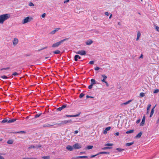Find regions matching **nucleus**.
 Returning <instances> with one entry per match:
<instances>
[{
    "label": "nucleus",
    "mask_w": 159,
    "mask_h": 159,
    "mask_svg": "<svg viewBox=\"0 0 159 159\" xmlns=\"http://www.w3.org/2000/svg\"><path fill=\"white\" fill-rule=\"evenodd\" d=\"M11 15L9 13L3 14L0 15V24H3L4 21L10 18Z\"/></svg>",
    "instance_id": "1"
},
{
    "label": "nucleus",
    "mask_w": 159,
    "mask_h": 159,
    "mask_svg": "<svg viewBox=\"0 0 159 159\" xmlns=\"http://www.w3.org/2000/svg\"><path fill=\"white\" fill-rule=\"evenodd\" d=\"M69 38H65L60 41L53 44L52 46V48H57L64 41L68 40Z\"/></svg>",
    "instance_id": "2"
},
{
    "label": "nucleus",
    "mask_w": 159,
    "mask_h": 159,
    "mask_svg": "<svg viewBox=\"0 0 159 159\" xmlns=\"http://www.w3.org/2000/svg\"><path fill=\"white\" fill-rule=\"evenodd\" d=\"M33 19V18L31 17H27L23 20L22 22V23L24 24H25L26 23L30 22Z\"/></svg>",
    "instance_id": "3"
},
{
    "label": "nucleus",
    "mask_w": 159,
    "mask_h": 159,
    "mask_svg": "<svg viewBox=\"0 0 159 159\" xmlns=\"http://www.w3.org/2000/svg\"><path fill=\"white\" fill-rule=\"evenodd\" d=\"M73 148L75 149H79L81 148L82 145L78 143H76L73 145Z\"/></svg>",
    "instance_id": "4"
},
{
    "label": "nucleus",
    "mask_w": 159,
    "mask_h": 159,
    "mask_svg": "<svg viewBox=\"0 0 159 159\" xmlns=\"http://www.w3.org/2000/svg\"><path fill=\"white\" fill-rule=\"evenodd\" d=\"M67 104H65L62 105L61 107L58 108L57 109V110L58 111H61L62 110L66 108L67 107Z\"/></svg>",
    "instance_id": "5"
},
{
    "label": "nucleus",
    "mask_w": 159,
    "mask_h": 159,
    "mask_svg": "<svg viewBox=\"0 0 159 159\" xmlns=\"http://www.w3.org/2000/svg\"><path fill=\"white\" fill-rule=\"evenodd\" d=\"M80 114V113H79V114L75 115H65L64 117H65V116L67 117H76L77 116H79Z\"/></svg>",
    "instance_id": "6"
},
{
    "label": "nucleus",
    "mask_w": 159,
    "mask_h": 159,
    "mask_svg": "<svg viewBox=\"0 0 159 159\" xmlns=\"http://www.w3.org/2000/svg\"><path fill=\"white\" fill-rule=\"evenodd\" d=\"M66 149L70 151H72L74 149L73 148V146H71V145H67L66 146Z\"/></svg>",
    "instance_id": "7"
},
{
    "label": "nucleus",
    "mask_w": 159,
    "mask_h": 159,
    "mask_svg": "<svg viewBox=\"0 0 159 159\" xmlns=\"http://www.w3.org/2000/svg\"><path fill=\"white\" fill-rule=\"evenodd\" d=\"M76 53L78 54H80L81 55H84L86 54L85 51L84 50L77 52H76Z\"/></svg>",
    "instance_id": "8"
},
{
    "label": "nucleus",
    "mask_w": 159,
    "mask_h": 159,
    "mask_svg": "<svg viewBox=\"0 0 159 159\" xmlns=\"http://www.w3.org/2000/svg\"><path fill=\"white\" fill-rule=\"evenodd\" d=\"M88 157L87 156H80L73 157L72 158V159H76L79 158H87Z\"/></svg>",
    "instance_id": "9"
},
{
    "label": "nucleus",
    "mask_w": 159,
    "mask_h": 159,
    "mask_svg": "<svg viewBox=\"0 0 159 159\" xmlns=\"http://www.w3.org/2000/svg\"><path fill=\"white\" fill-rule=\"evenodd\" d=\"M18 42V40L17 39L15 38L13 41V43L14 46H16Z\"/></svg>",
    "instance_id": "10"
},
{
    "label": "nucleus",
    "mask_w": 159,
    "mask_h": 159,
    "mask_svg": "<svg viewBox=\"0 0 159 159\" xmlns=\"http://www.w3.org/2000/svg\"><path fill=\"white\" fill-rule=\"evenodd\" d=\"M145 120V116H144L143 117L142 121L140 124V126H143V125L144 124Z\"/></svg>",
    "instance_id": "11"
},
{
    "label": "nucleus",
    "mask_w": 159,
    "mask_h": 159,
    "mask_svg": "<svg viewBox=\"0 0 159 159\" xmlns=\"http://www.w3.org/2000/svg\"><path fill=\"white\" fill-rule=\"evenodd\" d=\"M60 28H57L56 29H55V30L52 31H51L50 33L51 34H55V33L58 31V30H60Z\"/></svg>",
    "instance_id": "12"
},
{
    "label": "nucleus",
    "mask_w": 159,
    "mask_h": 159,
    "mask_svg": "<svg viewBox=\"0 0 159 159\" xmlns=\"http://www.w3.org/2000/svg\"><path fill=\"white\" fill-rule=\"evenodd\" d=\"M93 41L91 39H89L86 42L87 45H90L92 43Z\"/></svg>",
    "instance_id": "13"
},
{
    "label": "nucleus",
    "mask_w": 159,
    "mask_h": 159,
    "mask_svg": "<svg viewBox=\"0 0 159 159\" xmlns=\"http://www.w3.org/2000/svg\"><path fill=\"white\" fill-rule=\"evenodd\" d=\"M101 76L103 78L102 80H101V81L103 82H105L106 81L105 80L107 78V76L105 75H101Z\"/></svg>",
    "instance_id": "14"
},
{
    "label": "nucleus",
    "mask_w": 159,
    "mask_h": 159,
    "mask_svg": "<svg viewBox=\"0 0 159 159\" xmlns=\"http://www.w3.org/2000/svg\"><path fill=\"white\" fill-rule=\"evenodd\" d=\"M132 101V100H129L125 102H124L121 104L120 105L122 106L123 105H126L128 104H129L130 102H131Z\"/></svg>",
    "instance_id": "15"
},
{
    "label": "nucleus",
    "mask_w": 159,
    "mask_h": 159,
    "mask_svg": "<svg viewBox=\"0 0 159 159\" xmlns=\"http://www.w3.org/2000/svg\"><path fill=\"white\" fill-rule=\"evenodd\" d=\"M80 59L81 57L79 56L78 55H75L74 57V60L75 61H77L78 60V58Z\"/></svg>",
    "instance_id": "16"
},
{
    "label": "nucleus",
    "mask_w": 159,
    "mask_h": 159,
    "mask_svg": "<svg viewBox=\"0 0 159 159\" xmlns=\"http://www.w3.org/2000/svg\"><path fill=\"white\" fill-rule=\"evenodd\" d=\"M54 125H49L48 124H45L43 125V126L44 127H48L50 126H52Z\"/></svg>",
    "instance_id": "17"
},
{
    "label": "nucleus",
    "mask_w": 159,
    "mask_h": 159,
    "mask_svg": "<svg viewBox=\"0 0 159 159\" xmlns=\"http://www.w3.org/2000/svg\"><path fill=\"white\" fill-rule=\"evenodd\" d=\"M41 147V145L38 146L37 147H35V146L34 145H31L29 147V149H31V148H40Z\"/></svg>",
    "instance_id": "18"
},
{
    "label": "nucleus",
    "mask_w": 159,
    "mask_h": 159,
    "mask_svg": "<svg viewBox=\"0 0 159 159\" xmlns=\"http://www.w3.org/2000/svg\"><path fill=\"white\" fill-rule=\"evenodd\" d=\"M16 119H12L8 120V123H11L15 122L16 120Z\"/></svg>",
    "instance_id": "19"
},
{
    "label": "nucleus",
    "mask_w": 159,
    "mask_h": 159,
    "mask_svg": "<svg viewBox=\"0 0 159 159\" xmlns=\"http://www.w3.org/2000/svg\"><path fill=\"white\" fill-rule=\"evenodd\" d=\"M140 35H141L140 32L139 31H138L137 33V37L136 39L137 41H138L139 40V38L140 36Z\"/></svg>",
    "instance_id": "20"
},
{
    "label": "nucleus",
    "mask_w": 159,
    "mask_h": 159,
    "mask_svg": "<svg viewBox=\"0 0 159 159\" xmlns=\"http://www.w3.org/2000/svg\"><path fill=\"white\" fill-rule=\"evenodd\" d=\"M155 107V106L152 109L151 112V113H150V117H152V116L153 115L154 112V109Z\"/></svg>",
    "instance_id": "21"
},
{
    "label": "nucleus",
    "mask_w": 159,
    "mask_h": 159,
    "mask_svg": "<svg viewBox=\"0 0 159 159\" xmlns=\"http://www.w3.org/2000/svg\"><path fill=\"white\" fill-rule=\"evenodd\" d=\"M142 134V133L141 132L138 133L135 136L136 138H139L141 137Z\"/></svg>",
    "instance_id": "22"
},
{
    "label": "nucleus",
    "mask_w": 159,
    "mask_h": 159,
    "mask_svg": "<svg viewBox=\"0 0 159 159\" xmlns=\"http://www.w3.org/2000/svg\"><path fill=\"white\" fill-rule=\"evenodd\" d=\"M99 155L100 154H109L110 152H101L98 153Z\"/></svg>",
    "instance_id": "23"
},
{
    "label": "nucleus",
    "mask_w": 159,
    "mask_h": 159,
    "mask_svg": "<svg viewBox=\"0 0 159 159\" xmlns=\"http://www.w3.org/2000/svg\"><path fill=\"white\" fill-rule=\"evenodd\" d=\"M8 120L7 119L5 118L4 120H3L2 121H1V123H8Z\"/></svg>",
    "instance_id": "24"
},
{
    "label": "nucleus",
    "mask_w": 159,
    "mask_h": 159,
    "mask_svg": "<svg viewBox=\"0 0 159 159\" xmlns=\"http://www.w3.org/2000/svg\"><path fill=\"white\" fill-rule=\"evenodd\" d=\"M134 143V142L133 141L131 143H128L126 144V146H130L132 144H133Z\"/></svg>",
    "instance_id": "25"
},
{
    "label": "nucleus",
    "mask_w": 159,
    "mask_h": 159,
    "mask_svg": "<svg viewBox=\"0 0 159 159\" xmlns=\"http://www.w3.org/2000/svg\"><path fill=\"white\" fill-rule=\"evenodd\" d=\"M112 148L111 147H106L102 148V150L110 149Z\"/></svg>",
    "instance_id": "26"
},
{
    "label": "nucleus",
    "mask_w": 159,
    "mask_h": 159,
    "mask_svg": "<svg viewBox=\"0 0 159 159\" xmlns=\"http://www.w3.org/2000/svg\"><path fill=\"white\" fill-rule=\"evenodd\" d=\"M13 143V140L12 139L9 140H8L7 143L8 144H12Z\"/></svg>",
    "instance_id": "27"
},
{
    "label": "nucleus",
    "mask_w": 159,
    "mask_h": 159,
    "mask_svg": "<svg viewBox=\"0 0 159 159\" xmlns=\"http://www.w3.org/2000/svg\"><path fill=\"white\" fill-rule=\"evenodd\" d=\"M96 84L95 80L94 79H92L91 80V84L92 85H93L94 84Z\"/></svg>",
    "instance_id": "28"
},
{
    "label": "nucleus",
    "mask_w": 159,
    "mask_h": 159,
    "mask_svg": "<svg viewBox=\"0 0 159 159\" xmlns=\"http://www.w3.org/2000/svg\"><path fill=\"white\" fill-rule=\"evenodd\" d=\"M134 131V129H132L129 130L127 131L126 132V133L127 134L132 133Z\"/></svg>",
    "instance_id": "29"
},
{
    "label": "nucleus",
    "mask_w": 159,
    "mask_h": 159,
    "mask_svg": "<svg viewBox=\"0 0 159 159\" xmlns=\"http://www.w3.org/2000/svg\"><path fill=\"white\" fill-rule=\"evenodd\" d=\"M42 158L43 159H50V157L49 156H43L42 157Z\"/></svg>",
    "instance_id": "30"
},
{
    "label": "nucleus",
    "mask_w": 159,
    "mask_h": 159,
    "mask_svg": "<svg viewBox=\"0 0 159 159\" xmlns=\"http://www.w3.org/2000/svg\"><path fill=\"white\" fill-rule=\"evenodd\" d=\"M60 51L58 50H56L53 52V53L54 54H59L60 53Z\"/></svg>",
    "instance_id": "31"
},
{
    "label": "nucleus",
    "mask_w": 159,
    "mask_h": 159,
    "mask_svg": "<svg viewBox=\"0 0 159 159\" xmlns=\"http://www.w3.org/2000/svg\"><path fill=\"white\" fill-rule=\"evenodd\" d=\"M93 147V146L92 145H89L86 148L87 149H92Z\"/></svg>",
    "instance_id": "32"
},
{
    "label": "nucleus",
    "mask_w": 159,
    "mask_h": 159,
    "mask_svg": "<svg viewBox=\"0 0 159 159\" xmlns=\"http://www.w3.org/2000/svg\"><path fill=\"white\" fill-rule=\"evenodd\" d=\"M42 114V113H40L39 114H36L35 116H34V118H37L39 117Z\"/></svg>",
    "instance_id": "33"
},
{
    "label": "nucleus",
    "mask_w": 159,
    "mask_h": 159,
    "mask_svg": "<svg viewBox=\"0 0 159 159\" xmlns=\"http://www.w3.org/2000/svg\"><path fill=\"white\" fill-rule=\"evenodd\" d=\"M116 150H118V151H119L120 152L124 150V149H122L121 148H117L116 149Z\"/></svg>",
    "instance_id": "34"
},
{
    "label": "nucleus",
    "mask_w": 159,
    "mask_h": 159,
    "mask_svg": "<svg viewBox=\"0 0 159 159\" xmlns=\"http://www.w3.org/2000/svg\"><path fill=\"white\" fill-rule=\"evenodd\" d=\"M1 78L4 79H7L8 78L7 76L6 75H3L1 76Z\"/></svg>",
    "instance_id": "35"
},
{
    "label": "nucleus",
    "mask_w": 159,
    "mask_h": 159,
    "mask_svg": "<svg viewBox=\"0 0 159 159\" xmlns=\"http://www.w3.org/2000/svg\"><path fill=\"white\" fill-rule=\"evenodd\" d=\"M84 95V94L83 93H81L80 94V98H82L83 97Z\"/></svg>",
    "instance_id": "36"
},
{
    "label": "nucleus",
    "mask_w": 159,
    "mask_h": 159,
    "mask_svg": "<svg viewBox=\"0 0 159 159\" xmlns=\"http://www.w3.org/2000/svg\"><path fill=\"white\" fill-rule=\"evenodd\" d=\"M18 133L19 134H25L26 132L24 131H18Z\"/></svg>",
    "instance_id": "37"
},
{
    "label": "nucleus",
    "mask_w": 159,
    "mask_h": 159,
    "mask_svg": "<svg viewBox=\"0 0 159 159\" xmlns=\"http://www.w3.org/2000/svg\"><path fill=\"white\" fill-rule=\"evenodd\" d=\"M159 92V89H155L153 92L154 93H157Z\"/></svg>",
    "instance_id": "38"
},
{
    "label": "nucleus",
    "mask_w": 159,
    "mask_h": 159,
    "mask_svg": "<svg viewBox=\"0 0 159 159\" xmlns=\"http://www.w3.org/2000/svg\"><path fill=\"white\" fill-rule=\"evenodd\" d=\"M12 75L14 76H17L19 75V74L17 72H15L12 74Z\"/></svg>",
    "instance_id": "39"
},
{
    "label": "nucleus",
    "mask_w": 159,
    "mask_h": 159,
    "mask_svg": "<svg viewBox=\"0 0 159 159\" xmlns=\"http://www.w3.org/2000/svg\"><path fill=\"white\" fill-rule=\"evenodd\" d=\"M98 155H99V154L98 153L96 155H92L90 156V158H93Z\"/></svg>",
    "instance_id": "40"
},
{
    "label": "nucleus",
    "mask_w": 159,
    "mask_h": 159,
    "mask_svg": "<svg viewBox=\"0 0 159 159\" xmlns=\"http://www.w3.org/2000/svg\"><path fill=\"white\" fill-rule=\"evenodd\" d=\"M151 106V104H149L147 107V112H148V111L150 109Z\"/></svg>",
    "instance_id": "41"
},
{
    "label": "nucleus",
    "mask_w": 159,
    "mask_h": 159,
    "mask_svg": "<svg viewBox=\"0 0 159 159\" xmlns=\"http://www.w3.org/2000/svg\"><path fill=\"white\" fill-rule=\"evenodd\" d=\"M113 145L112 143H107L105 144V146H112Z\"/></svg>",
    "instance_id": "42"
},
{
    "label": "nucleus",
    "mask_w": 159,
    "mask_h": 159,
    "mask_svg": "<svg viewBox=\"0 0 159 159\" xmlns=\"http://www.w3.org/2000/svg\"><path fill=\"white\" fill-rule=\"evenodd\" d=\"M144 95H145L144 93H141L140 94V96L141 97H143L144 96Z\"/></svg>",
    "instance_id": "43"
},
{
    "label": "nucleus",
    "mask_w": 159,
    "mask_h": 159,
    "mask_svg": "<svg viewBox=\"0 0 159 159\" xmlns=\"http://www.w3.org/2000/svg\"><path fill=\"white\" fill-rule=\"evenodd\" d=\"M10 69V67H6V68H2V69H1L0 70L1 71H2V70H7V69Z\"/></svg>",
    "instance_id": "44"
},
{
    "label": "nucleus",
    "mask_w": 159,
    "mask_h": 159,
    "mask_svg": "<svg viewBox=\"0 0 159 159\" xmlns=\"http://www.w3.org/2000/svg\"><path fill=\"white\" fill-rule=\"evenodd\" d=\"M66 121L67 124L68 123H71L72 122V120H66Z\"/></svg>",
    "instance_id": "45"
},
{
    "label": "nucleus",
    "mask_w": 159,
    "mask_h": 159,
    "mask_svg": "<svg viewBox=\"0 0 159 159\" xmlns=\"http://www.w3.org/2000/svg\"><path fill=\"white\" fill-rule=\"evenodd\" d=\"M62 123L63 125H66L67 124L66 120L62 121Z\"/></svg>",
    "instance_id": "46"
},
{
    "label": "nucleus",
    "mask_w": 159,
    "mask_h": 159,
    "mask_svg": "<svg viewBox=\"0 0 159 159\" xmlns=\"http://www.w3.org/2000/svg\"><path fill=\"white\" fill-rule=\"evenodd\" d=\"M93 85L91 84L88 86V88L89 89H91L92 88Z\"/></svg>",
    "instance_id": "47"
},
{
    "label": "nucleus",
    "mask_w": 159,
    "mask_h": 159,
    "mask_svg": "<svg viewBox=\"0 0 159 159\" xmlns=\"http://www.w3.org/2000/svg\"><path fill=\"white\" fill-rule=\"evenodd\" d=\"M54 125H58L59 126H61V125H63L62 124V121L61 122V123H57V124H54Z\"/></svg>",
    "instance_id": "48"
},
{
    "label": "nucleus",
    "mask_w": 159,
    "mask_h": 159,
    "mask_svg": "<svg viewBox=\"0 0 159 159\" xmlns=\"http://www.w3.org/2000/svg\"><path fill=\"white\" fill-rule=\"evenodd\" d=\"M29 5L30 6H34V5L33 4V3L32 2H30L29 4Z\"/></svg>",
    "instance_id": "49"
},
{
    "label": "nucleus",
    "mask_w": 159,
    "mask_h": 159,
    "mask_svg": "<svg viewBox=\"0 0 159 159\" xmlns=\"http://www.w3.org/2000/svg\"><path fill=\"white\" fill-rule=\"evenodd\" d=\"M100 68L98 66H96L94 68V69L96 70H98L100 69Z\"/></svg>",
    "instance_id": "50"
},
{
    "label": "nucleus",
    "mask_w": 159,
    "mask_h": 159,
    "mask_svg": "<svg viewBox=\"0 0 159 159\" xmlns=\"http://www.w3.org/2000/svg\"><path fill=\"white\" fill-rule=\"evenodd\" d=\"M111 129L110 127H108L106 128L105 130L107 131H108L109 130Z\"/></svg>",
    "instance_id": "51"
},
{
    "label": "nucleus",
    "mask_w": 159,
    "mask_h": 159,
    "mask_svg": "<svg viewBox=\"0 0 159 159\" xmlns=\"http://www.w3.org/2000/svg\"><path fill=\"white\" fill-rule=\"evenodd\" d=\"M94 63V62L93 61H91L89 62V64L91 65L93 64Z\"/></svg>",
    "instance_id": "52"
},
{
    "label": "nucleus",
    "mask_w": 159,
    "mask_h": 159,
    "mask_svg": "<svg viewBox=\"0 0 159 159\" xmlns=\"http://www.w3.org/2000/svg\"><path fill=\"white\" fill-rule=\"evenodd\" d=\"M46 14L45 13H43L41 16V17L42 18H44L46 16Z\"/></svg>",
    "instance_id": "53"
},
{
    "label": "nucleus",
    "mask_w": 159,
    "mask_h": 159,
    "mask_svg": "<svg viewBox=\"0 0 159 159\" xmlns=\"http://www.w3.org/2000/svg\"><path fill=\"white\" fill-rule=\"evenodd\" d=\"M156 30L159 32V27L157 26H156Z\"/></svg>",
    "instance_id": "54"
},
{
    "label": "nucleus",
    "mask_w": 159,
    "mask_h": 159,
    "mask_svg": "<svg viewBox=\"0 0 159 159\" xmlns=\"http://www.w3.org/2000/svg\"><path fill=\"white\" fill-rule=\"evenodd\" d=\"M105 14L107 16H108L109 15V13L108 12H106L105 13Z\"/></svg>",
    "instance_id": "55"
},
{
    "label": "nucleus",
    "mask_w": 159,
    "mask_h": 159,
    "mask_svg": "<svg viewBox=\"0 0 159 159\" xmlns=\"http://www.w3.org/2000/svg\"><path fill=\"white\" fill-rule=\"evenodd\" d=\"M86 98H93V97L90 96L89 95L86 96Z\"/></svg>",
    "instance_id": "56"
},
{
    "label": "nucleus",
    "mask_w": 159,
    "mask_h": 159,
    "mask_svg": "<svg viewBox=\"0 0 159 159\" xmlns=\"http://www.w3.org/2000/svg\"><path fill=\"white\" fill-rule=\"evenodd\" d=\"M140 120H141L140 119H139L138 120H137L136 122V123L137 124H138L139 123L140 121Z\"/></svg>",
    "instance_id": "57"
},
{
    "label": "nucleus",
    "mask_w": 159,
    "mask_h": 159,
    "mask_svg": "<svg viewBox=\"0 0 159 159\" xmlns=\"http://www.w3.org/2000/svg\"><path fill=\"white\" fill-rule=\"evenodd\" d=\"M69 1H70V0H66V1H64V3H67V2H69Z\"/></svg>",
    "instance_id": "58"
},
{
    "label": "nucleus",
    "mask_w": 159,
    "mask_h": 159,
    "mask_svg": "<svg viewBox=\"0 0 159 159\" xmlns=\"http://www.w3.org/2000/svg\"><path fill=\"white\" fill-rule=\"evenodd\" d=\"M106 84V85L107 86V87H108L109 86V84L107 82V81H105V82H104Z\"/></svg>",
    "instance_id": "59"
},
{
    "label": "nucleus",
    "mask_w": 159,
    "mask_h": 159,
    "mask_svg": "<svg viewBox=\"0 0 159 159\" xmlns=\"http://www.w3.org/2000/svg\"><path fill=\"white\" fill-rule=\"evenodd\" d=\"M107 131L106 130H104V131H103V134H107Z\"/></svg>",
    "instance_id": "60"
},
{
    "label": "nucleus",
    "mask_w": 159,
    "mask_h": 159,
    "mask_svg": "<svg viewBox=\"0 0 159 159\" xmlns=\"http://www.w3.org/2000/svg\"><path fill=\"white\" fill-rule=\"evenodd\" d=\"M119 132H116L115 134V135L116 136H118L119 135Z\"/></svg>",
    "instance_id": "61"
},
{
    "label": "nucleus",
    "mask_w": 159,
    "mask_h": 159,
    "mask_svg": "<svg viewBox=\"0 0 159 159\" xmlns=\"http://www.w3.org/2000/svg\"><path fill=\"white\" fill-rule=\"evenodd\" d=\"M0 159H4V158L2 156L0 155Z\"/></svg>",
    "instance_id": "62"
},
{
    "label": "nucleus",
    "mask_w": 159,
    "mask_h": 159,
    "mask_svg": "<svg viewBox=\"0 0 159 159\" xmlns=\"http://www.w3.org/2000/svg\"><path fill=\"white\" fill-rule=\"evenodd\" d=\"M30 159H37V158L35 157H30Z\"/></svg>",
    "instance_id": "63"
},
{
    "label": "nucleus",
    "mask_w": 159,
    "mask_h": 159,
    "mask_svg": "<svg viewBox=\"0 0 159 159\" xmlns=\"http://www.w3.org/2000/svg\"><path fill=\"white\" fill-rule=\"evenodd\" d=\"M22 159H30V158L29 157H24L22 158Z\"/></svg>",
    "instance_id": "64"
}]
</instances>
